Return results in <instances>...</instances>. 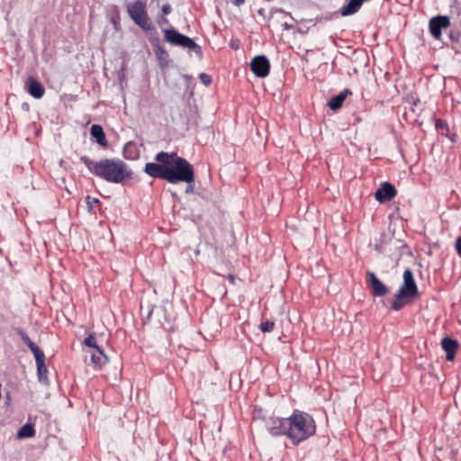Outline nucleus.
<instances>
[{"instance_id": "8", "label": "nucleus", "mask_w": 461, "mask_h": 461, "mask_svg": "<svg viewBox=\"0 0 461 461\" xmlns=\"http://www.w3.org/2000/svg\"><path fill=\"white\" fill-rule=\"evenodd\" d=\"M395 194V188L390 183L384 182L375 191V198L377 202L383 203L393 199Z\"/></svg>"}, {"instance_id": "4", "label": "nucleus", "mask_w": 461, "mask_h": 461, "mask_svg": "<svg viewBox=\"0 0 461 461\" xmlns=\"http://www.w3.org/2000/svg\"><path fill=\"white\" fill-rule=\"evenodd\" d=\"M419 296L420 292L414 275L410 269H406L402 274V283L399 285L392 307L396 311L400 310L404 305L411 303Z\"/></svg>"}, {"instance_id": "17", "label": "nucleus", "mask_w": 461, "mask_h": 461, "mask_svg": "<svg viewBox=\"0 0 461 461\" xmlns=\"http://www.w3.org/2000/svg\"><path fill=\"white\" fill-rule=\"evenodd\" d=\"M123 156L127 159L134 160L140 156V149L133 142H128L123 148Z\"/></svg>"}, {"instance_id": "29", "label": "nucleus", "mask_w": 461, "mask_h": 461, "mask_svg": "<svg viewBox=\"0 0 461 461\" xmlns=\"http://www.w3.org/2000/svg\"><path fill=\"white\" fill-rule=\"evenodd\" d=\"M159 51H160V54H161V55L167 56V53H166L165 51H163V50H160Z\"/></svg>"}, {"instance_id": "30", "label": "nucleus", "mask_w": 461, "mask_h": 461, "mask_svg": "<svg viewBox=\"0 0 461 461\" xmlns=\"http://www.w3.org/2000/svg\"><path fill=\"white\" fill-rule=\"evenodd\" d=\"M419 102H420L419 100H415L414 103H413L414 106H417Z\"/></svg>"}, {"instance_id": "9", "label": "nucleus", "mask_w": 461, "mask_h": 461, "mask_svg": "<svg viewBox=\"0 0 461 461\" xmlns=\"http://www.w3.org/2000/svg\"><path fill=\"white\" fill-rule=\"evenodd\" d=\"M449 19L447 16H437L429 21L430 33L436 38L440 39L441 30L449 26Z\"/></svg>"}, {"instance_id": "18", "label": "nucleus", "mask_w": 461, "mask_h": 461, "mask_svg": "<svg viewBox=\"0 0 461 461\" xmlns=\"http://www.w3.org/2000/svg\"><path fill=\"white\" fill-rule=\"evenodd\" d=\"M348 95V91L341 92L338 95L332 97L329 102V106L331 110L339 109Z\"/></svg>"}, {"instance_id": "3", "label": "nucleus", "mask_w": 461, "mask_h": 461, "mask_svg": "<svg viewBox=\"0 0 461 461\" xmlns=\"http://www.w3.org/2000/svg\"><path fill=\"white\" fill-rule=\"evenodd\" d=\"M89 169L112 183H124L131 177V171L119 159H103L91 163Z\"/></svg>"}, {"instance_id": "19", "label": "nucleus", "mask_w": 461, "mask_h": 461, "mask_svg": "<svg viewBox=\"0 0 461 461\" xmlns=\"http://www.w3.org/2000/svg\"><path fill=\"white\" fill-rule=\"evenodd\" d=\"M34 434L35 430L33 426L31 424H25L17 432V438L20 439L32 438Z\"/></svg>"}, {"instance_id": "11", "label": "nucleus", "mask_w": 461, "mask_h": 461, "mask_svg": "<svg viewBox=\"0 0 461 461\" xmlns=\"http://www.w3.org/2000/svg\"><path fill=\"white\" fill-rule=\"evenodd\" d=\"M36 366H37V375L38 380L41 383L48 384V368L45 365V356L44 353L34 357Z\"/></svg>"}, {"instance_id": "13", "label": "nucleus", "mask_w": 461, "mask_h": 461, "mask_svg": "<svg viewBox=\"0 0 461 461\" xmlns=\"http://www.w3.org/2000/svg\"><path fill=\"white\" fill-rule=\"evenodd\" d=\"M90 134L92 139L95 140L101 147L106 148L108 146L107 140L105 138V134L104 132L103 128L98 124H94L91 127Z\"/></svg>"}, {"instance_id": "21", "label": "nucleus", "mask_w": 461, "mask_h": 461, "mask_svg": "<svg viewBox=\"0 0 461 461\" xmlns=\"http://www.w3.org/2000/svg\"><path fill=\"white\" fill-rule=\"evenodd\" d=\"M85 345L88 348V351L99 349L100 347L97 345L95 338L92 335L88 336L85 341Z\"/></svg>"}, {"instance_id": "1", "label": "nucleus", "mask_w": 461, "mask_h": 461, "mask_svg": "<svg viewBox=\"0 0 461 461\" xmlns=\"http://www.w3.org/2000/svg\"><path fill=\"white\" fill-rule=\"evenodd\" d=\"M144 172L152 177L163 178L171 184L193 183L194 169L191 164L176 153L159 152L155 162L147 163Z\"/></svg>"}, {"instance_id": "14", "label": "nucleus", "mask_w": 461, "mask_h": 461, "mask_svg": "<svg viewBox=\"0 0 461 461\" xmlns=\"http://www.w3.org/2000/svg\"><path fill=\"white\" fill-rule=\"evenodd\" d=\"M363 2L361 0H350L347 5L340 8V14L342 16L352 15L359 10Z\"/></svg>"}, {"instance_id": "26", "label": "nucleus", "mask_w": 461, "mask_h": 461, "mask_svg": "<svg viewBox=\"0 0 461 461\" xmlns=\"http://www.w3.org/2000/svg\"><path fill=\"white\" fill-rule=\"evenodd\" d=\"M162 13H163L164 15H167V14L171 13V6H170L169 4H165L162 6Z\"/></svg>"}, {"instance_id": "25", "label": "nucleus", "mask_w": 461, "mask_h": 461, "mask_svg": "<svg viewBox=\"0 0 461 461\" xmlns=\"http://www.w3.org/2000/svg\"><path fill=\"white\" fill-rule=\"evenodd\" d=\"M199 77L205 86H209L212 83L211 77L206 74L202 73L199 75Z\"/></svg>"}, {"instance_id": "27", "label": "nucleus", "mask_w": 461, "mask_h": 461, "mask_svg": "<svg viewBox=\"0 0 461 461\" xmlns=\"http://www.w3.org/2000/svg\"><path fill=\"white\" fill-rule=\"evenodd\" d=\"M456 249L457 253L461 256V237L456 240Z\"/></svg>"}, {"instance_id": "2", "label": "nucleus", "mask_w": 461, "mask_h": 461, "mask_svg": "<svg viewBox=\"0 0 461 461\" xmlns=\"http://www.w3.org/2000/svg\"><path fill=\"white\" fill-rule=\"evenodd\" d=\"M275 423L284 424L285 435L294 442L299 443L315 433V423L311 416L303 412H294L285 420H276Z\"/></svg>"}, {"instance_id": "5", "label": "nucleus", "mask_w": 461, "mask_h": 461, "mask_svg": "<svg viewBox=\"0 0 461 461\" xmlns=\"http://www.w3.org/2000/svg\"><path fill=\"white\" fill-rule=\"evenodd\" d=\"M127 13L133 22L144 31L153 29L151 20L146 10V4L140 0H136L127 5Z\"/></svg>"}, {"instance_id": "28", "label": "nucleus", "mask_w": 461, "mask_h": 461, "mask_svg": "<svg viewBox=\"0 0 461 461\" xmlns=\"http://www.w3.org/2000/svg\"><path fill=\"white\" fill-rule=\"evenodd\" d=\"M245 0H233V4L237 6L242 5Z\"/></svg>"}, {"instance_id": "15", "label": "nucleus", "mask_w": 461, "mask_h": 461, "mask_svg": "<svg viewBox=\"0 0 461 461\" xmlns=\"http://www.w3.org/2000/svg\"><path fill=\"white\" fill-rule=\"evenodd\" d=\"M28 91L34 98H41L44 95L43 86L36 80L31 78L28 83Z\"/></svg>"}, {"instance_id": "20", "label": "nucleus", "mask_w": 461, "mask_h": 461, "mask_svg": "<svg viewBox=\"0 0 461 461\" xmlns=\"http://www.w3.org/2000/svg\"><path fill=\"white\" fill-rule=\"evenodd\" d=\"M276 420L277 419L272 420L271 424H269V426H268L269 431L274 435H279V434L285 435L286 428H285L284 424L280 425L278 423H275V420Z\"/></svg>"}, {"instance_id": "22", "label": "nucleus", "mask_w": 461, "mask_h": 461, "mask_svg": "<svg viewBox=\"0 0 461 461\" xmlns=\"http://www.w3.org/2000/svg\"><path fill=\"white\" fill-rule=\"evenodd\" d=\"M23 341L29 347V348L32 350L34 357L39 356L43 353L28 337H24Z\"/></svg>"}, {"instance_id": "10", "label": "nucleus", "mask_w": 461, "mask_h": 461, "mask_svg": "<svg viewBox=\"0 0 461 461\" xmlns=\"http://www.w3.org/2000/svg\"><path fill=\"white\" fill-rule=\"evenodd\" d=\"M368 284L373 291V294L376 296H384L389 292L387 286L383 284L373 273L368 274Z\"/></svg>"}, {"instance_id": "7", "label": "nucleus", "mask_w": 461, "mask_h": 461, "mask_svg": "<svg viewBox=\"0 0 461 461\" xmlns=\"http://www.w3.org/2000/svg\"><path fill=\"white\" fill-rule=\"evenodd\" d=\"M250 68L257 77H266L269 74L270 64L265 56H257L251 60Z\"/></svg>"}, {"instance_id": "6", "label": "nucleus", "mask_w": 461, "mask_h": 461, "mask_svg": "<svg viewBox=\"0 0 461 461\" xmlns=\"http://www.w3.org/2000/svg\"><path fill=\"white\" fill-rule=\"evenodd\" d=\"M164 34H165V40L167 41L170 42L171 44L180 45V46H183V47L188 48V49H196L197 48L196 44L194 43V41L192 39L177 32L175 30H166V31H164Z\"/></svg>"}, {"instance_id": "12", "label": "nucleus", "mask_w": 461, "mask_h": 461, "mask_svg": "<svg viewBox=\"0 0 461 461\" xmlns=\"http://www.w3.org/2000/svg\"><path fill=\"white\" fill-rule=\"evenodd\" d=\"M88 354L95 368L100 369L108 363L109 358L101 348L88 351Z\"/></svg>"}, {"instance_id": "16", "label": "nucleus", "mask_w": 461, "mask_h": 461, "mask_svg": "<svg viewBox=\"0 0 461 461\" xmlns=\"http://www.w3.org/2000/svg\"><path fill=\"white\" fill-rule=\"evenodd\" d=\"M441 344L442 348L447 352V359L453 360L457 348L456 342L453 339L446 338L442 340Z\"/></svg>"}, {"instance_id": "24", "label": "nucleus", "mask_w": 461, "mask_h": 461, "mask_svg": "<svg viewBox=\"0 0 461 461\" xmlns=\"http://www.w3.org/2000/svg\"><path fill=\"white\" fill-rule=\"evenodd\" d=\"M86 204H87V208L89 211H92L94 209V206L98 203V199L96 198H93V197H90V196H86Z\"/></svg>"}, {"instance_id": "23", "label": "nucleus", "mask_w": 461, "mask_h": 461, "mask_svg": "<svg viewBox=\"0 0 461 461\" xmlns=\"http://www.w3.org/2000/svg\"><path fill=\"white\" fill-rule=\"evenodd\" d=\"M275 323L273 321H265L259 325V329L262 332H270L274 330Z\"/></svg>"}]
</instances>
